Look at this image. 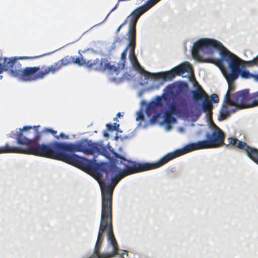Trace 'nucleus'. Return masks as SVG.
Returning a JSON list of instances; mask_svg holds the SVG:
<instances>
[{
    "instance_id": "obj_1",
    "label": "nucleus",
    "mask_w": 258,
    "mask_h": 258,
    "mask_svg": "<svg viewBox=\"0 0 258 258\" xmlns=\"http://www.w3.org/2000/svg\"><path fill=\"white\" fill-rule=\"evenodd\" d=\"M98 152L93 157L98 155L110 159L111 153L116 158L111 160L110 165L105 169L106 164H97L93 169L95 170L92 176L98 182L101 192V208L111 207L113 189L118 182L123 177L143 171L159 168L164 165L163 157L152 163H137L126 159L123 156L116 153L111 147L107 149L96 144Z\"/></svg>"
},
{
    "instance_id": "obj_2",
    "label": "nucleus",
    "mask_w": 258,
    "mask_h": 258,
    "mask_svg": "<svg viewBox=\"0 0 258 258\" xmlns=\"http://www.w3.org/2000/svg\"><path fill=\"white\" fill-rule=\"evenodd\" d=\"M190 47L194 58L202 59L218 67L228 85L231 84L239 77L244 79L251 78L252 74L244 65V60L229 51L219 40L200 38Z\"/></svg>"
},
{
    "instance_id": "obj_3",
    "label": "nucleus",
    "mask_w": 258,
    "mask_h": 258,
    "mask_svg": "<svg viewBox=\"0 0 258 258\" xmlns=\"http://www.w3.org/2000/svg\"><path fill=\"white\" fill-rule=\"evenodd\" d=\"M96 144L93 143L88 139L81 140L75 143L62 144L52 142L48 146H44V149L49 148L50 152L48 158H55L58 157L59 160L67 163L84 171H93L96 166V159L93 157L88 160L75 154L76 152H83L87 154L95 155L98 152Z\"/></svg>"
},
{
    "instance_id": "obj_4",
    "label": "nucleus",
    "mask_w": 258,
    "mask_h": 258,
    "mask_svg": "<svg viewBox=\"0 0 258 258\" xmlns=\"http://www.w3.org/2000/svg\"><path fill=\"white\" fill-rule=\"evenodd\" d=\"M128 255L125 250L119 249L113 231L111 207L101 208L98 233L94 250L89 258H111L115 255Z\"/></svg>"
},
{
    "instance_id": "obj_5",
    "label": "nucleus",
    "mask_w": 258,
    "mask_h": 258,
    "mask_svg": "<svg viewBox=\"0 0 258 258\" xmlns=\"http://www.w3.org/2000/svg\"><path fill=\"white\" fill-rule=\"evenodd\" d=\"M160 0H148L146 3L135 9L127 16L129 21L128 30L126 33V39L128 44L121 53L119 66L117 68L114 64V61L111 62L116 69L119 71V69H123L126 58L127 52L128 51V58L134 68L139 71H141V66L138 62L135 54V48L136 40V24L139 18L146 12L154 7ZM119 73H118V74Z\"/></svg>"
},
{
    "instance_id": "obj_6",
    "label": "nucleus",
    "mask_w": 258,
    "mask_h": 258,
    "mask_svg": "<svg viewBox=\"0 0 258 258\" xmlns=\"http://www.w3.org/2000/svg\"><path fill=\"white\" fill-rule=\"evenodd\" d=\"M192 68L188 61H184L171 68L168 71H162L151 74L144 71L140 74L138 81L140 85L144 86L148 83L150 86L147 88L148 91L157 90L164 82L171 81L176 76H181L182 78H191Z\"/></svg>"
},
{
    "instance_id": "obj_7",
    "label": "nucleus",
    "mask_w": 258,
    "mask_h": 258,
    "mask_svg": "<svg viewBox=\"0 0 258 258\" xmlns=\"http://www.w3.org/2000/svg\"><path fill=\"white\" fill-rule=\"evenodd\" d=\"M34 128V134H38L37 130L35 126L24 125L19 130H16L12 131V132H16V144L18 147L10 146L6 144L4 146L0 147V154L4 153H23L25 150H27L32 154L47 157L50 152L49 148L44 149V146H47L48 144H42L39 145L37 141L39 137L36 140H31L26 137L24 134L25 132H29L30 130Z\"/></svg>"
},
{
    "instance_id": "obj_8",
    "label": "nucleus",
    "mask_w": 258,
    "mask_h": 258,
    "mask_svg": "<svg viewBox=\"0 0 258 258\" xmlns=\"http://www.w3.org/2000/svg\"><path fill=\"white\" fill-rule=\"evenodd\" d=\"M205 137L207 140L189 143L185 145L182 148L177 149L172 152L167 153L163 156L164 164H165L171 159L192 151L207 148L210 147H217L223 143L224 138L223 131L217 126L215 127L211 135L209 133H207Z\"/></svg>"
},
{
    "instance_id": "obj_9",
    "label": "nucleus",
    "mask_w": 258,
    "mask_h": 258,
    "mask_svg": "<svg viewBox=\"0 0 258 258\" xmlns=\"http://www.w3.org/2000/svg\"><path fill=\"white\" fill-rule=\"evenodd\" d=\"M228 90L224 95V102L220 110L218 118L223 120L228 117L231 112H235L238 108H243L248 107L249 99L248 92L246 90L232 93L234 86L232 84L228 85Z\"/></svg>"
},
{
    "instance_id": "obj_10",
    "label": "nucleus",
    "mask_w": 258,
    "mask_h": 258,
    "mask_svg": "<svg viewBox=\"0 0 258 258\" xmlns=\"http://www.w3.org/2000/svg\"><path fill=\"white\" fill-rule=\"evenodd\" d=\"M73 62L80 66H85L87 68L94 67V69L96 71H100L106 73L110 82H115L116 81V77L118 75V71L116 69L113 64H111L109 60L105 58H102L101 59L96 58L86 60L82 56L75 58L72 57Z\"/></svg>"
},
{
    "instance_id": "obj_11",
    "label": "nucleus",
    "mask_w": 258,
    "mask_h": 258,
    "mask_svg": "<svg viewBox=\"0 0 258 258\" xmlns=\"http://www.w3.org/2000/svg\"><path fill=\"white\" fill-rule=\"evenodd\" d=\"M17 59L16 57L10 58V61L8 64L9 75L16 78L19 82H29V75L33 69L30 67H26L22 70L21 64Z\"/></svg>"
},
{
    "instance_id": "obj_12",
    "label": "nucleus",
    "mask_w": 258,
    "mask_h": 258,
    "mask_svg": "<svg viewBox=\"0 0 258 258\" xmlns=\"http://www.w3.org/2000/svg\"><path fill=\"white\" fill-rule=\"evenodd\" d=\"M228 140L229 144L243 150L247 156L258 165V149L248 146L245 142L238 140L236 137H230Z\"/></svg>"
},
{
    "instance_id": "obj_13",
    "label": "nucleus",
    "mask_w": 258,
    "mask_h": 258,
    "mask_svg": "<svg viewBox=\"0 0 258 258\" xmlns=\"http://www.w3.org/2000/svg\"><path fill=\"white\" fill-rule=\"evenodd\" d=\"M192 98L195 102L200 103L202 111L209 113L208 98L202 89L197 88L192 91Z\"/></svg>"
},
{
    "instance_id": "obj_14",
    "label": "nucleus",
    "mask_w": 258,
    "mask_h": 258,
    "mask_svg": "<svg viewBox=\"0 0 258 258\" xmlns=\"http://www.w3.org/2000/svg\"><path fill=\"white\" fill-rule=\"evenodd\" d=\"M154 111V108L149 104H147L144 101L142 102L140 110L136 113V120L137 121L140 119L141 121H145L144 114L150 116Z\"/></svg>"
},
{
    "instance_id": "obj_15",
    "label": "nucleus",
    "mask_w": 258,
    "mask_h": 258,
    "mask_svg": "<svg viewBox=\"0 0 258 258\" xmlns=\"http://www.w3.org/2000/svg\"><path fill=\"white\" fill-rule=\"evenodd\" d=\"M33 69L31 74L29 75V82L35 81L43 79L45 76L49 74V71L47 68L38 72L40 70L39 67H30Z\"/></svg>"
},
{
    "instance_id": "obj_16",
    "label": "nucleus",
    "mask_w": 258,
    "mask_h": 258,
    "mask_svg": "<svg viewBox=\"0 0 258 258\" xmlns=\"http://www.w3.org/2000/svg\"><path fill=\"white\" fill-rule=\"evenodd\" d=\"M176 122V119L173 114L165 113L163 120L162 123L164 129L166 132H169L171 129V125Z\"/></svg>"
},
{
    "instance_id": "obj_17",
    "label": "nucleus",
    "mask_w": 258,
    "mask_h": 258,
    "mask_svg": "<svg viewBox=\"0 0 258 258\" xmlns=\"http://www.w3.org/2000/svg\"><path fill=\"white\" fill-rule=\"evenodd\" d=\"M174 91L173 87L168 85L163 89L162 94L163 99L167 103L169 102L174 97Z\"/></svg>"
},
{
    "instance_id": "obj_18",
    "label": "nucleus",
    "mask_w": 258,
    "mask_h": 258,
    "mask_svg": "<svg viewBox=\"0 0 258 258\" xmlns=\"http://www.w3.org/2000/svg\"><path fill=\"white\" fill-rule=\"evenodd\" d=\"M63 59H61L55 64L47 67V69L49 71V73H51L53 74L59 70L61 68V66H67L69 64L68 62H63Z\"/></svg>"
},
{
    "instance_id": "obj_19",
    "label": "nucleus",
    "mask_w": 258,
    "mask_h": 258,
    "mask_svg": "<svg viewBox=\"0 0 258 258\" xmlns=\"http://www.w3.org/2000/svg\"><path fill=\"white\" fill-rule=\"evenodd\" d=\"M10 61V58H0V74L3 71H8V64Z\"/></svg>"
},
{
    "instance_id": "obj_20",
    "label": "nucleus",
    "mask_w": 258,
    "mask_h": 258,
    "mask_svg": "<svg viewBox=\"0 0 258 258\" xmlns=\"http://www.w3.org/2000/svg\"><path fill=\"white\" fill-rule=\"evenodd\" d=\"M208 101L209 102L208 107L209 108V112H210L212 107V104L217 103L219 101L218 95L216 94H212L210 96Z\"/></svg>"
},
{
    "instance_id": "obj_21",
    "label": "nucleus",
    "mask_w": 258,
    "mask_h": 258,
    "mask_svg": "<svg viewBox=\"0 0 258 258\" xmlns=\"http://www.w3.org/2000/svg\"><path fill=\"white\" fill-rule=\"evenodd\" d=\"M177 104L174 102L170 103L168 106V109L165 112V113H168L173 115L177 113Z\"/></svg>"
},
{
    "instance_id": "obj_22",
    "label": "nucleus",
    "mask_w": 258,
    "mask_h": 258,
    "mask_svg": "<svg viewBox=\"0 0 258 258\" xmlns=\"http://www.w3.org/2000/svg\"><path fill=\"white\" fill-rule=\"evenodd\" d=\"M246 64L248 66H258V54L251 60L247 61Z\"/></svg>"
},
{
    "instance_id": "obj_23",
    "label": "nucleus",
    "mask_w": 258,
    "mask_h": 258,
    "mask_svg": "<svg viewBox=\"0 0 258 258\" xmlns=\"http://www.w3.org/2000/svg\"><path fill=\"white\" fill-rule=\"evenodd\" d=\"M162 96H157L155 97L154 103L156 106H161L162 105Z\"/></svg>"
},
{
    "instance_id": "obj_24",
    "label": "nucleus",
    "mask_w": 258,
    "mask_h": 258,
    "mask_svg": "<svg viewBox=\"0 0 258 258\" xmlns=\"http://www.w3.org/2000/svg\"><path fill=\"white\" fill-rule=\"evenodd\" d=\"M43 133H50L53 135H55L57 133V131L53 130L51 128H45L43 131Z\"/></svg>"
},
{
    "instance_id": "obj_25",
    "label": "nucleus",
    "mask_w": 258,
    "mask_h": 258,
    "mask_svg": "<svg viewBox=\"0 0 258 258\" xmlns=\"http://www.w3.org/2000/svg\"><path fill=\"white\" fill-rule=\"evenodd\" d=\"M159 116V114L157 115H154L152 117V118L150 119V122L152 124L156 123Z\"/></svg>"
},
{
    "instance_id": "obj_26",
    "label": "nucleus",
    "mask_w": 258,
    "mask_h": 258,
    "mask_svg": "<svg viewBox=\"0 0 258 258\" xmlns=\"http://www.w3.org/2000/svg\"><path fill=\"white\" fill-rule=\"evenodd\" d=\"M128 21V23H129V21H128V20L127 19V17L126 18V19L121 24H120L118 27V28H117L116 30V32L117 33L118 32L121 28L122 27V26H123L126 23V22ZM129 27V26H128V27Z\"/></svg>"
},
{
    "instance_id": "obj_27",
    "label": "nucleus",
    "mask_w": 258,
    "mask_h": 258,
    "mask_svg": "<svg viewBox=\"0 0 258 258\" xmlns=\"http://www.w3.org/2000/svg\"><path fill=\"white\" fill-rule=\"evenodd\" d=\"M106 130L107 131H113L112 125L111 123H106L105 125Z\"/></svg>"
},
{
    "instance_id": "obj_28",
    "label": "nucleus",
    "mask_w": 258,
    "mask_h": 258,
    "mask_svg": "<svg viewBox=\"0 0 258 258\" xmlns=\"http://www.w3.org/2000/svg\"><path fill=\"white\" fill-rule=\"evenodd\" d=\"M177 130L180 134H183L185 131V128L183 127H178Z\"/></svg>"
},
{
    "instance_id": "obj_29",
    "label": "nucleus",
    "mask_w": 258,
    "mask_h": 258,
    "mask_svg": "<svg viewBox=\"0 0 258 258\" xmlns=\"http://www.w3.org/2000/svg\"><path fill=\"white\" fill-rule=\"evenodd\" d=\"M59 137L62 138L66 137V139H68V136H65L62 132L59 134V136H56V139H58Z\"/></svg>"
},
{
    "instance_id": "obj_30",
    "label": "nucleus",
    "mask_w": 258,
    "mask_h": 258,
    "mask_svg": "<svg viewBox=\"0 0 258 258\" xmlns=\"http://www.w3.org/2000/svg\"><path fill=\"white\" fill-rule=\"evenodd\" d=\"M112 127L113 130H119V124L117 123H114L112 125Z\"/></svg>"
},
{
    "instance_id": "obj_31",
    "label": "nucleus",
    "mask_w": 258,
    "mask_h": 258,
    "mask_svg": "<svg viewBox=\"0 0 258 258\" xmlns=\"http://www.w3.org/2000/svg\"><path fill=\"white\" fill-rule=\"evenodd\" d=\"M251 78H252L254 81L258 82V74H252Z\"/></svg>"
},
{
    "instance_id": "obj_32",
    "label": "nucleus",
    "mask_w": 258,
    "mask_h": 258,
    "mask_svg": "<svg viewBox=\"0 0 258 258\" xmlns=\"http://www.w3.org/2000/svg\"><path fill=\"white\" fill-rule=\"evenodd\" d=\"M144 92H145L144 90L142 89V90H139L138 92V96H139V97L142 96L143 95V94L144 93Z\"/></svg>"
},
{
    "instance_id": "obj_33",
    "label": "nucleus",
    "mask_w": 258,
    "mask_h": 258,
    "mask_svg": "<svg viewBox=\"0 0 258 258\" xmlns=\"http://www.w3.org/2000/svg\"><path fill=\"white\" fill-rule=\"evenodd\" d=\"M103 136L105 137V138H108L109 137V134L107 132V130H106V131H104L103 132Z\"/></svg>"
},
{
    "instance_id": "obj_34",
    "label": "nucleus",
    "mask_w": 258,
    "mask_h": 258,
    "mask_svg": "<svg viewBox=\"0 0 258 258\" xmlns=\"http://www.w3.org/2000/svg\"><path fill=\"white\" fill-rule=\"evenodd\" d=\"M129 138H130V137H128L127 136H123L120 137V139L122 141L125 139H128Z\"/></svg>"
},
{
    "instance_id": "obj_35",
    "label": "nucleus",
    "mask_w": 258,
    "mask_h": 258,
    "mask_svg": "<svg viewBox=\"0 0 258 258\" xmlns=\"http://www.w3.org/2000/svg\"><path fill=\"white\" fill-rule=\"evenodd\" d=\"M118 139H120V137L118 136L117 134H116L115 136L114 137V140L117 141Z\"/></svg>"
},
{
    "instance_id": "obj_36",
    "label": "nucleus",
    "mask_w": 258,
    "mask_h": 258,
    "mask_svg": "<svg viewBox=\"0 0 258 258\" xmlns=\"http://www.w3.org/2000/svg\"><path fill=\"white\" fill-rule=\"evenodd\" d=\"M116 116H117V117H119L121 116V113H120V112H118V113L116 114Z\"/></svg>"
},
{
    "instance_id": "obj_37",
    "label": "nucleus",
    "mask_w": 258,
    "mask_h": 258,
    "mask_svg": "<svg viewBox=\"0 0 258 258\" xmlns=\"http://www.w3.org/2000/svg\"><path fill=\"white\" fill-rule=\"evenodd\" d=\"M63 59L64 60L63 62H68L69 64L70 63V61H68L67 59Z\"/></svg>"
},
{
    "instance_id": "obj_38",
    "label": "nucleus",
    "mask_w": 258,
    "mask_h": 258,
    "mask_svg": "<svg viewBox=\"0 0 258 258\" xmlns=\"http://www.w3.org/2000/svg\"><path fill=\"white\" fill-rule=\"evenodd\" d=\"M138 126H142L141 121L138 123Z\"/></svg>"
},
{
    "instance_id": "obj_39",
    "label": "nucleus",
    "mask_w": 258,
    "mask_h": 258,
    "mask_svg": "<svg viewBox=\"0 0 258 258\" xmlns=\"http://www.w3.org/2000/svg\"><path fill=\"white\" fill-rule=\"evenodd\" d=\"M146 126H147V124H146V123H145L144 124V125H143V127H144V128H146Z\"/></svg>"
},
{
    "instance_id": "obj_40",
    "label": "nucleus",
    "mask_w": 258,
    "mask_h": 258,
    "mask_svg": "<svg viewBox=\"0 0 258 258\" xmlns=\"http://www.w3.org/2000/svg\"><path fill=\"white\" fill-rule=\"evenodd\" d=\"M116 131H117L118 132H119V133H121L122 132V131L120 130L119 129V130H116Z\"/></svg>"
},
{
    "instance_id": "obj_41",
    "label": "nucleus",
    "mask_w": 258,
    "mask_h": 258,
    "mask_svg": "<svg viewBox=\"0 0 258 258\" xmlns=\"http://www.w3.org/2000/svg\"><path fill=\"white\" fill-rule=\"evenodd\" d=\"M27 58L26 57H20V59H24V58Z\"/></svg>"
},
{
    "instance_id": "obj_42",
    "label": "nucleus",
    "mask_w": 258,
    "mask_h": 258,
    "mask_svg": "<svg viewBox=\"0 0 258 258\" xmlns=\"http://www.w3.org/2000/svg\"><path fill=\"white\" fill-rule=\"evenodd\" d=\"M184 86H187V84H186V83H184Z\"/></svg>"
},
{
    "instance_id": "obj_43",
    "label": "nucleus",
    "mask_w": 258,
    "mask_h": 258,
    "mask_svg": "<svg viewBox=\"0 0 258 258\" xmlns=\"http://www.w3.org/2000/svg\"><path fill=\"white\" fill-rule=\"evenodd\" d=\"M118 150H121V147H119V148H118Z\"/></svg>"
},
{
    "instance_id": "obj_44",
    "label": "nucleus",
    "mask_w": 258,
    "mask_h": 258,
    "mask_svg": "<svg viewBox=\"0 0 258 258\" xmlns=\"http://www.w3.org/2000/svg\"><path fill=\"white\" fill-rule=\"evenodd\" d=\"M97 25H98L97 24H95V25H94V26H93V27L95 26H97Z\"/></svg>"
},
{
    "instance_id": "obj_45",
    "label": "nucleus",
    "mask_w": 258,
    "mask_h": 258,
    "mask_svg": "<svg viewBox=\"0 0 258 258\" xmlns=\"http://www.w3.org/2000/svg\"><path fill=\"white\" fill-rule=\"evenodd\" d=\"M2 76H0V78L2 79Z\"/></svg>"
},
{
    "instance_id": "obj_46",
    "label": "nucleus",
    "mask_w": 258,
    "mask_h": 258,
    "mask_svg": "<svg viewBox=\"0 0 258 258\" xmlns=\"http://www.w3.org/2000/svg\"><path fill=\"white\" fill-rule=\"evenodd\" d=\"M38 56H35V57H34V58H37Z\"/></svg>"
}]
</instances>
